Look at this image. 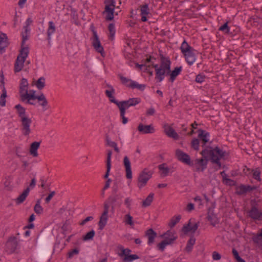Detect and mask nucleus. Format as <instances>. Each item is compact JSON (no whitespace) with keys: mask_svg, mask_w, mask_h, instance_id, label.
<instances>
[{"mask_svg":"<svg viewBox=\"0 0 262 262\" xmlns=\"http://www.w3.org/2000/svg\"><path fill=\"white\" fill-rule=\"evenodd\" d=\"M226 152L216 147L214 148H205L201 152L203 156L201 159H196L191 161L190 166L193 167L196 171H203L206 168L208 163L207 157H209L211 162L216 164L218 167L217 170L222 166L220 160L225 155Z\"/></svg>","mask_w":262,"mask_h":262,"instance_id":"1","label":"nucleus"},{"mask_svg":"<svg viewBox=\"0 0 262 262\" xmlns=\"http://www.w3.org/2000/svg\"><path fill=\"white\" fill-rule=\"evenodd\" d=\"M180 50L183 54L186 61L189 65H192L195 61V54L196 51L192 47H191L186 41L184 40L181 46Z\"/></svg>","mask_w":262,"mask_h":262,"instance_id":"2","label":"nucleus"},{"mask_svg":"<svg viewBox=\"0 0 262 262\" xmlns=\"http://www.w3.org/2000/svg\"><path fill=\"white\" fill-rule=\"evenodd\" d=\"M90 30L93 33V37L91 39L92 40V46L94 47L96 51L100 53L102 57H104L105 52L104 51V48L101 43L99 36L97 34L93 24L91 25Z\"/></svg>","mask_w":262,"mask_h":262,"instance_id":"3","label":"nucleus"},{"mask_svg":"<svg viewBox=\"0 0 262 262\" xmlns=\"http://www.w3.org/2000/svg\"><path fill=\"white\" fill-rule=\"evenodd\" d=\"M229 21H226L219 28L218 31H221L225 35L233 37L240 33L241 29L236 26H229Z\"/></svg>","mask_w":262,"mask_h":262,"instance_id":"4","label":"nucleus"},{"mask_svg":"<svg viewBox=\"0 0 262 262\" xmlns=\"http://www.w3.org/2000/svg\"><path fill=\"white\" fill-rule=\"evenodd\" d=\"M162 236H164L165 239L158 245L159 249L161 251H164L166 246L172 244L177 238L174 233L170 230L167 231Z\"/></svg>","mask_w":262,"mask_h":262,"instance_id":"5","label":"nucleus"},{"mask_svg":"<svg viewBox=\"0 0 262 262\" xmlns=\"http://www.w3.org/2000/svg\"><path fill=\"white\" fill-rule=\"evenodd\" d=\"M153 172L147 169H144L139 175L138 179V186L142 188L146 185L148 181L151 178Z\"/></svg>","mask_w":262,"mask_h":262,"instance_id":"6","label":"nucleus"},{"mask_svg":"<svg viewBox=\"0 0 262 262\" xmlns=\"http://www.w3.org/2000/svg\"><path fill=\"white\" fill-rule=\"evenodd\" d=\"M21 122V129L25 136L29 135L31 133L30 126L32 120L28 116H19Z\"/></svg>","mask_w":262,"mask_h":262,"instance_id":"7","label":"nucleus"},{"mask_svg":"<svg viewBox=\"0 0 262 262\" xmlns=\"http://www.w3.org/2000/svg\"><path fill=\"white\" fill-rule=\"evenodd\" d=\"M22 40L21 42V48L19 50V53L17 56L16 58H20L21 57L22 61H25L29 54V48L28 47H24L25 41L28 39V35H25L24 33H21Z\"/></svg>","mask_w":262,"mask_h":262,"instance_id":"8","label":"nucleus"},{"mask_svg":"<svg viewBox=\"0 0 262 262\" xmlns=\"http://www.w3.org/2000/svg\"><path fill=\"white\" fill-rule=\"evenodd\" d=\"M140 102L141 99L140 98H129L128 100L120 101V105L121 108V114H120V115H125L126 109L128 108L129 106H135Z\"/></svg>","mask_w":262,"mask_h":262,"instance_id":"9","label":"nucleus"},{"mask_svg":"<svg viewBox=\"0 0 262 262\" xmlns=\"http://www.w3.org/2000/svg\"><path fill=\"white\" fill-rule=\"evenodd\" d=\"M139 7L141 16L140 21L142 22H147L148 19L152 16V14L150 12L148 4L145 3L140 5Z\"/></svg>","mask_w":262,"mask_h":262,"instance_id":"10","label":"nucleus"},{"mask_svg":"<svg viewBox=\"0 0 262 262\" xmlns=\"http://www.w3.org/2000/svg\"><path fill=\"white\" fill-rule=\"evenodd\" d=\"M115 8L116 5H105L104 10L102 12V14H106L105 17L106 21L114 20Z\"/></svg>","mask_w":262,"mask_h":262,"instance_id":"11","label":"nucleus"},{"mask_svg":"<svg viewBox=\"0 0 262 262\" xmlns=\"http://www.w3.org/2000/svg\"><path fill=\"white\" fill-rule=\"evenodd\" d=\"M248 216L254 220L262 221V211L259 210L256 205L252 207L248 212Z\"/></svg>","mask_w":262,"mask_h":262,"instance_id":"12","label":"nucleus"},{"mask_svg":"<svg viewBox=\"0 0 262 262\" xmlns=\"http://www.w3.org/2000/svg\"><path fill=\"white\" fill-rule=\"evenodd\" d=\"M151 67L155 69V78L158 82H161L164 79L165 75H166L167 71L159 67L158 64H155L153 62L151 63Z\"/></svg>","mask_w":262,"mask_h":262,"instance_id":"13","label":"nucleus"},{"mask_svg":"<svg viewBox=\"0 0 262 262\" xmlns=\"http://www.w3.org/2000/svg\"><path fill=\"white\" fill-rule=\"evenodd\" d=\"M176 156L177 159L181 162L190 166L191 160L189 156L180 149L176 150Z\"/></svg>","mask_w":262,"mask_h":262,"instance_id":"14","label":"nucleus"},{"mask_svg":"<svg viewBox=\"0 0 262 262\" xmlns=\"http://www.w3.org/2000/svg\"><path fill=\"white\" fill-rule=\"evenodd\" d=\"M182 71V67H176L173 70H171V68L167 71L166 75L169 76L168 81L173 82L176 79L177 77L180 75Z\"/></svg>","mask_w":262,"mask_h":262,"instance_id":"15","label":"nucleus"},{"mask_svg":"<svg viewBox=\"0 0 262 262\" xmlns=\"http://www.w3.org/2000/svg\"><path fill=\"white\" fill-rule=\"evenodd\" d=\"M123 198V195L121 193L113 194L110 196L108 198V202L112 205V208L114 209L115 204H117L120 206L122 204V199Z\"/></svg>","mask_w":262,"mask_h":262,"instance_id":"16","label":"nucleus"},{"mask_svg":"<svg viewBox=\"0 0 262 262\" xmlns=\"http://www.w3.org/2000/svg\"><path fill=\"white\" fill-rule=\"evenodd\" d=\"M163 128L165 134L169 137L172 138L175 140H178L179 138L178 134L175 130L167 123L163 124Z\"/></svg>","mask_w":262,"mask_h":262,"instance_id":"17","label":"nucleus"},{"mask_svg":"<svg viewBox=\"0 0 262 262\" xmlns=\"http://www.w3.org/2000/svg\"><path fill=\"white\" fill-rule=\"evenodd\" d=\"M18 242L15 237H10L6 243V247L7 250L10 253L14 252L17 247Z\"/></svg>","mask_w":262,"mask_h":262,"instance_id":"18","label":"nucleus"},{"mask_svg":"<svg viewBox=\"0 0 262 262\" xmlns=\"http://www.w3.org/2000/svg\"><path fill=\"white\" fill-rule=\"evenodd\" d=\"M161 52V51H159ZM159 56L160 58L161 64L159 67L162 68L166 71H167L171 68V61L169 57H165L162 53H160Z\"/></svg>","mask_w":262,"mask_h":262,"instance_id":"19","label":"nucleus"},{"mask_svg":"<svg viewBox=\"0 0 262 262\" xmlns=\"http://www.w3.org/2000/svg\"><path fill=\"white\" fill-rule=\"evenodd\" d=\"M161 52V51H159ZM159 56L160 58L161 64L159 67L162 68L166 71H167L171 68V61L169 57H165L162 53H160Z\"/></svg>","mask_w":262,"mask_h":262,"instance_id":"20","label":"nucleus"},{"mask_svg":"<svg viewBox=\"0 0 262 262\" xmlns=\"http://www.w3.org/2000/svg\"><path fill=\"white\" fill-rule=\"evenodd\" d=\"M138 130L143 134H152L155 131L152 125H144L142 123H140L139 124L138 126Z\"/></svg>","mask_w":262,"mask_h":262,"instance_id":"21","label":"nucleus"},{"mask_svg":"<svg viewBox=\"0 0 262 262\" xmlns=\"http://www.w3.org/2000/svg\"><path fill=\"white\" fill-rule=\"evenodd\" d=\"M34 90H30L29 93L28 91L26 93L20 95V101H24L26 99H28V102H30L31 100H36V96Z\"/></svg>","mask_w":262,"mask_h":262,"instance_id":"22","label":"nucleus"},{"mask_svg":"<svg viewBox=\"0 0 262 262\" xmlns=\"http://www.w3.org/2000/svg\"><path fill=\"white\" fill-rule=\"evenodd\" d=\"M123 164L125 168L126 178L128 179H131L132 178L131 165L130 161L126 156H125L123 158Z\"/></svg>","mask_w":262,"mask_h":262,"instance_id":"23","label":"nucleus"},{"mask_svg":"<svg viewBox=\"0 0 262 262\" xmlns=\"http://www.w3.org/2000/svg\"><path fill=\"white\" fill-rule=\"evenodd\" d=\"M191 221L192 219H190L189 223L183 226L182 230L184 232L187 233L188 232H192V233H194L196 231L199 227L198 223H195L192 226H190Z\"/></svg>","mask_w":262,"mask_h":262,"instance_id":"24","label":"nucleus"},{"mask_svg":"<svg viewBox=\"0 0 262 262\" xmlns=\"http://www.w3.org/2000/svg\"><path fill=\"white\" fill-rule=\"evenodd\" d=\"M40 142H34L31 143L30 148V154L33 157H37L38 155L37 149L39 148L40 146Z\"/></svg>","mask_w":262,"mask_h":262,"instance_id":"25","label":"nucleus"},{"mask_svg":"<svg viewBox=\"0 0 262 262\" xmlns=\"http://www.w3.org/2000/svg\"><path fill=\"white\" fill-rule=\"evenodd\" d=\"M198 137L203 143V146H205L209 141V134L203 130H199Z\"/></svg>","mask_w":262,"mask_h":262,"instance_id":"26","label":"nucleus"},{"mask_svg":"<svg viewBox=\"0 0 262 262\" xmlns=\"http://www.w3.org/2000/svg\"><path fill=\"white\" fill-rule=\"evenodd\" d=\"M161 177H165L170 172V168L168 167L166 163H162L158 166Z\"/></svg>","mask_w":262,"mask_h":262,"instance_id":"27","label":"nucleus"},{"mask_svg":"<svg viewBox=\"0 0 262 262\" xmlns=\"http://www.w3.org/2000/svg\"><path fill=\"white\" fill-rule=\"evenodd\" d=\"M30 192L29 187H27L23 192L20 194L15 200L17 204H20L24 202Z\"/></svg>","mask_w":262,"mask_h":262,"instance_id":"28","label":"nucleus"},{"mask_svg":"<svg viewBox=\"0 0 262 262\" xmlns=\"http://www.w3.org/2000/svg\"><path fill=\"white\" fill-rule=\"evenodd\" d=\"M108 220V213L103 212L100 217V220L98 223L99 228L100 230H102L107 224Z\"/></svg>","mask_w":262,"mask_h":262,"instance_id":"29","label":"nucleus"},{"mask_svg":"<svg viewBox=\"0 0 262 262\" xmlns=\"http://www.w3.org/2000/svg\"><path fill=\"white\" fill-rule=\"evenodd\" d=\"M108 30L109 31V33L108 34V39L113 41L115 39V35L116 33V29L115 24L112 23L109 24L108 26Z\"/></svg>","mask_w":262,"mask_h":262,"instance_id":"30","label":"nucleus"},{"mask_svg":"<svg viewBox=\"0 0 262 262\" xmlns=\"http://www.w3.org/2000/svg\"><path fill=\"white\" fill-rule=\"evenodd\" d=\"M56 31V27L53 21L49 22V27L47 30V39L50 41L51 39V35Z\"/></svg>","mask_w":262,"mask_h":262,"instance_id":"31","label":"nucleus"},{"mask_svg":"<svg viewBox=\"0 0 262 262\" xmlns=\"http://www.w3.org/2000/svg\"><path fill=\"white\" fill-rule=\"evenodd\" d=\"M146 235L148 237V245H151L154 242L155 238L157 236V233L152 229H149L147 230Z\"/></svg>","mask_w":262,"mask_h":262,"instance_id":"32","label":"nucleus"},{"mask_svg":"<svg viewBox=\"0 0 262 262\" xmlns=\"http://www.w3.org/2000/svg\"><path fill=\"white\" fill-rule=\"evenodd\" d=\"M28 82L26 78H23L20 80L19 84V93L21 94L26 93L28 91Z\"/></svg>","mask_w":262,"mask_h":262,"instance_id":"33","label":"nucleus"},{"mask_svg":"<svg viewBox=\"0 0 262 262\" xmlns=\"http://www.w3.org/2000/svg\"><path fill=\"white\" fill-rule=\"evenodd\" d=\"M118 77L120 80L121 83L122 85L128 88H130V84L132 83V82H133L134 80L123 76L121 74H119L118 75Z\"/></svg>","mask_w":262,"mask_h":262,"instance_id":"34","label":"nucleus"},{"mask_svg":"<svg viewBox=\"0 0 262 262\" xmlns=\"http://www.w3.org/2000/svg\"><path fill=\"white\" fill-rule=\"evenodd\" d=\"M36 100H37L38 102H41L39 103V105H41L45 110L47 109L45 107L48 105V102L43 93H41L40 95H37L36 97Z\"/></svg>","mask_w":262,"mask_h":262,"instance_id":"35","label":"nucleus"},{"mask_svg":"<svg viewBox=\"0 0 262 262\" xmlns=\"http://www.w3.org/2000/svg\"><path fill=\"white\" fill-rule=\"evenodd\" d=\"M33 23V20L31 19V17H28L26 22H25V25L24 26L23 29L24 30V31H23L21 33H24L25 35H28L30 34V29L29 28V26Z\"/></svg>","mask_w":262,"mask_h":262,"instance_id":"36","label":"nucleus"},{"mask_svg":"<svg viewBox=\"0 0 262 262\" xmlns=\"http://www.w3.org/2000/svg\"><path fill=\"white\" fill-rule=\"evenodd\" d=\"M130 89H138L142 92L144 91L146 87V85L144 84H139L135 81H133L130 84Z\"/></svg>","mask_w":262,"mask_h":262,"instance_id":"37","label":"nucleus"},{"mask_svg":"<svg viewBox=\"0 0 262 262\" xmlns=\"http://www.w3.org/2000/svg\"><path fill=\"white\" fill-rule=\"evenodd\" d=\"M10 44L9 39L7 34L3 32L0 34V45H3L5 47H8Z\"/></svg>","mask_w":262,"mask_h":262,"instance_id":"38","label":"nucleus"},{"mask_svg":"<svg viewBox=\"0 0 262 262\" xmlns=\"http://www.w3.org/2000/svg\"><path fill=\"white\" fill-rule=\"evenodd\" d=\"M154 194L153 193H150L147 197L146 198L145 200H144L142 202V206L143 207H146L149 206L151 202L153 201Z\"/></svg>","mask_w":262,"mask_h":262,"instance_id":"39","label":"nucleus"},{"mask_svg":"<svg viewBox=\"0 0 262 262\" xmlns=\"http://www.w3.org/2000/svg\"><path fill=\"white\" fill-rule=\"evenodd\" d=\"M195 242V238L193 237H191L187 243V245L185 247V251L187 252L191 251L193 246Z\"/></svg>","mask_w":262,"mask_h":262,"instance_id":"40","label":"nucleus"},{"mask_svg":"<svg viewBox=\"0 0 262 262\" xmlns=\"http://www.w3.org/2000/svg\"><path fill=\"white\" fill-rule=\"evenodd\" d=\"M36 86L37 88L41 90L45 86V78L41 77L36 82Z\"/></svg>","mask_w":262,"mask_h":262,"instance_id":"41","label":"nucleus"},{"mask_svg":"<svg viewBox=\"0 0 262 262\" xmlns=\"http://www.w3.org/2000/svg\"><path fill=\"white\" fill-rule=\"evenodd\" d=\"M181 219V216L180 215L172 217L168 223V226L170 228L173 227L178 223L180 222Z\"/></svg>","mask_w":262,"mask_h":262,"instance_id":"42","label":"nucleus"},{"mask_svg":"<svg viewBox=\"0 0 262 262\" xmlns=\"http://www.w3.org/2000/svg\"><path fill=\"white\" fill-rule=\"evenodd\" d=\"M24 65L21 64V63L19 62V59L18 58H16L15 63H14V71L15 73H18L21 71L24 67Z\"/></svg>","mask_w":262,"mask_h":262,"instance_id":"43","label":"nucleus"},{"mask_svg":"<svg viewBox=\"0 0 262 262\" xmlns=\"http://www.w3.org/2000/svg\"><path fill=\"white\" fill-rule=\"evenodd\" d=\"M139 257L136 254L132 255H125V257H124L123 261L124 262H132L135 259H138Z\"/></svg>","mask_w":262,"mask_h":262,"instance_id":"44","label":"nucleus"},{"mask_svg":"<svg viewBox=\"0 0 262 262\" xmlns=\"http://www.w3.org/2000/svg\"><path fill=\"white\" fill-rule=\"evenodd\" d=\"M251 172L252 173L253 178L255 180H257L260 182L261 181V178L260 177V170L258 168H256L255 169H252Z\"/></svg>","mask_w":262,"mask_h":262,"instance_id":"45","label":"nucleus"},{"mask_svg":"<svg viewBox=\"0 0 262 262\" xmlns=\"http://www.w3.org/2000/svg\"><path fill=\"white\" fill-rule=\"evenodd\" d=\"M245 185H241L237 187L236 193L239 195H242L247 193Z\"/></svg>","mask_w":262,"mask_h":262,"instance_id":"46","label":"nucleus"},{"mask_svg":"<svg viewBox=\"0 0 262 262\" xmlns=\"http://www.w3.org/2000/svg\"><path fill=\"white\" fill-rule=\"evenodd\" d=\"M14 108L16 110L18 115H25L26 108L23 107L20 104H17L14 106Z\"/></svg>","mask_w":262,"mask_h":262,"instance_id":"47","label":"nucleus"},{"mask_svg":"<svg viewBox=\"0 0 262 262\" xmlns=\"http://www.w3.org/2000/svg\"><path fill=\"white\" fill-rule=\"evenodd\" d=\"M95 231L94 230H92L90 231V232H88L85 235H84L83 237V240L84 241H89L92 239L95 235Z\"/></svg>","mask_w":262,"mask_h":262,"instance_id":"48","label":"nucleus"},{"mask_svg":"<svg viewBox=\"0 0 262 262\" xmlns=\"http://www.w3.org/2000/svg\"><path fill=\"white\" fill-rule=\"evenodd\" d=\"M206 75L203 73L198 74L195 79V81L197 83H201L205 81Z\"/></svg>","mask_w":262,"mask_h":262,"instance_id":"49","label":"nucleus"},{"mask_svg":"<svg viewBox=\"0 0 262 262\" xmlns=\"http://www.w3.org/2000/svg\"><path fill=\"white\" fill-rule=\"evenodd\" d=\"M207 217L208 221L211 222V225H212L213 226H214L219 222L217 217L214 214L208 215Z\"/></svg>","mask_w":262,"mask_h":262,"instance_id":"50","label":"nucleus"},{"mask_svg":"<svg viewBox=\"0 0 262 262\" xmlns=\"http://www.w3.org/2000/svg\"><path fill=\"white\" fill-rule=\"evenodd\" d=\"M120 249L121 250V252L118 253V255L120 257H125V255H129L131 252V250L129 249H124L122 246H121Z\"/></svg>","mask_w":262,"mask_h":262,"instance_id":"51","label":"nucleus"},{"mask_svg":"<svg viewBox=\"0 0 262 262\" xmlns=\"http://www.w3.org/2000/svg\"><path fill=\"white\" fill-rule=\"evenodd\" d=\"M200 141L198 139H194L191 141V147L194 149L198 150L199 149Z\"/></svg>","mask_w":262,"mask_h":262,"instance_id":"52","label":"nucleus"},{"mask_svg":"<svg viewBox=\"0 0 262 262\" xmlns=\"http://www.w3.org/2000/svg\"><path fill=\"white\" fill-rule=\"evenodd\" d=\"M107 86L108 88H110L111 89V90H105V94L106 96L108 98H110V97H111L112 96H113V94L115 93V90L112 86L110 85H108Z\"/></svg>","mask_w":262,"mask_h":262,"instance_id":"53","label":"nucleus"},{"mask_svg":"<svg viewBox=\"0 0 262 262\" xmlns=\"http://www.w3.org/2000/svg\"><path fill=\"white\" fill-rule=\"evenodd\" d=\"M125 222L126 224L130 226H133L134 225L133 217L129 214H127L125 215Z\"/></svg>","mask_w":262,"mask_h":262,"instance_id":"54","label":"nucleus"},{"mask_svg":"<svg viewBox=\"0 0 262 262\" xmlns=\"http://www.w3.org/2000/svg\"><path fill=\"white\" fill-rule=\"evenodd\" d=\"M109 99L111 102H113L117 105L118 107L119 108L120 113V114H121V108L120 105V102H119L117 100H116L114 96L110 97L109 98Z\"/></svg>","mask_w":262,"mask_h":262,"instance_id":"55","label":"nucleus"},{"mask_svg":"<svg viewBox=\"0 0 262 262\" xmlns=\"http://www.w3.org/2000/svg\"><path fill=\"white\" fill-rule=\"evenodd\" d=\"M132 202V200L128 197L126 198L124 200V204L126 205V208L128 209H131V203Z\"/></svg>","mask_w":262,"mask_h":262,"instance_id":"56","label":"nucleus"},{"mask_svg":"<svg viewBox=\"0 0 262 262\" xmlns=\"http://www.w3.org/2000/svg\"><path fill=\"white\" fill-rule=\"evenodd\" d=\"M79 252V250L77 248L73 249L69 253V257L70 258L72 257L74 255H78Z\"/></svg>","mask_w":262,"mask_h":262,"instance_id":"57","label":"nucleus"},{"mask_svg":"<svg viewBox=\"0 0 262 262\" xmlns=\"http://www.w3.org/2000/svg\"><path fill=\"white\" fill-rule=\"evenodd\" d=\"M112 152L111 150H108L107 155V159H106V165L111 166V157H112Z\"/></svg>","mask_w":262,"mask_h":262,"instance_id":"58","label":"nucleus"},{"mask_svg":"<svg viewBox=\"0 0 262 262\" xmlns=\"http://www.w3.org/2000/svg\"><path fill=\"white\" fill-rule=\"evenodd\" d=\"M112 152L111 150H108L107 155V159H106V165L111 166V157H112Z\"/></svg>","mask_w":262,"mask_h":262,"instance_id":"59","label":"nucleus"},{"mask_svg":"<svg viewBox=\"0 0 262 262\" xmlns=\"http://www.w3.org/2000/svg\"><path fill=\"white\" fill-rule=\"evenodd\" d=\"M212 258L215 260H219L221 258V256L216 251H213L212 253Z\"/></svg>","mask_w":262,"mask_h":262,"instance_id":"60","label":"nucleus"},{"mask_svg":"<svg viewBox=\"0 0 262 262\" xmlns=\"http://www.w3.org/2000/svg\"><path fill=\"white\" fill-rule=\"evenodd\" d=\"M34 210L37 214H41L43 212V208L41 206H35Z\"/></svg>","mask_w":262,"mask_h":262,"instance_id":"61","label":"nucleus"},{"mask_svg":"<svg viewBox=\"0 0 262 262\" xmlns=\"http://www.w3.org/2000/svg\"><path fill=\"white\" fill-rule=\"evenodd\" d=\"M55 194V191L51 192L48 195V196L46 198V199H45L46 203H47V204L49 203V202L50 201V200L52 199V198L54 196Z\"/></svg>","mask_w":262,"mask_h":262,"instance_id":"62","label":"nucleus"},{"mask_svg":"<svg viewBox=\"0 0 262 262\" xmlns=\"http://www.w3.org/2000/svg\"><path fill=\"white\" fill-rule=\"evenodd\" d=\"M123 56L127 60L132 59V55L130 53L126 52L125 50L123 51Z\"/></svg>","mask_w":262,"mask_h":262,"instance_id":"63","label":"nucleus"},{"mask_svg":"<svg viewBox=\"0 0 262 262\" xmlns=\"http://www.w3.org/2000/svg\"><path fill=\"white\" fill-rule=\"evenodd\" d=\"M225 184L229 185L230 186H233L235 184V182L233 180L229 179V178H226V180L223 182Z\"/></svg>","mask_w":262,"mask_h":262,"instance_id":"64","label":"nucleus"}]
</instances>
